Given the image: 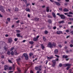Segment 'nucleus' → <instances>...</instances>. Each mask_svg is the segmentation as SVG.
Instances as JSON below:
<instances>
[{"instance_id": "9", "label": "nucleus", "mask_w": 73, "mask_h": 73, "mask_svg": "<svg viewBox=\"0 0 73 73\" xmlns=\"http://www.w3.org/2000/svg\"><path fill=\"white\" fill-rule=\"evenodd\" d=\"M63 58H68V56L67 55H63L62 56Z\"/></svg>"}, {"instance_id": "59", "label": "nucleus", "mask_w": 73, "mask_h": 73, "mask_svg": "<svg viewBox=\"0 0 73 73\" xmlns=\"http://www.w3.org/2000/svg\"><path fill=\"white\" fill-rule=\"evenodd\" d=\"M56 29V27H53V29Z\"/></svg>"}, {"instance_id": "56", "label": "nucleus", "mask_w": 73, "mask_h": 73, "mask_svg": "<svg viewBox=\"0 0 73 73\" xmlns=\"http://www.w3.org/2000/svg\"><path fill=\"white\" fill-rule=\"evenodd\" d=\"M55 56L56 57H57V58H58V57H59V56H58V55H55Z\"/></svg>"}, {"instance_id": "63", "label": "nucleus", "mask_w": 73, "mask_h": 73, "mask_svg": "<svg viewBox=\"0 0 73 73\" xmlns=\"http://www.w3.org/2000/svg\"><path fill=\"white\" fill-rule=\"evenodd\" d=\"M30 73H33V72L31 70V71H30Z\"/></svg>"}, {"instance_id": "49", "label": "nucleus", "mask_w": 73, "mask_h": 73, "mask_svg": "<svg viewBox=\"0 0 73 73\" xmlns=\"http://www.w3.org/2000/svg\"><path fill=\"white\" fill-rule=\"evenodd\" d=\"M16 32H18V33H20V30H16Z\"/></svg>"}, {"instance_id": "31", "label": "nucleus", "mask_w": 73, "mask_h": 73, "mask_svg": "<svg viewBox=\"0 0 73 73\" xmlns=\"http://www.w3.org/2000/svg\"><path fill=\"white\" fill-rule=\"evenodd\" d=\"M1 58H4V55H2L1 56Z\"/></svg>"}, {"instance_id": "10", "label": "nucleus", "mask_w": 73, "mask_h": 73, "mask_svg": "<svg viewBox=\"0 0 73 73\" xmlns=\"http://www.w3.org/2000/svg\"><path fill=\"white\" fill-rule=\"evenodd\" d=\"M41 47L43 50H44V49L45 48V47H44V46L43 45V44H41Z\"/></svg>"}, {"instance_id": "18", "label": "nucleus", "mask_w": 73, "mask_h": 73, "mask_svg": "<svg viewBox=\"0 0 73 73\" xmlns=\"http://www.w3.org/2000/svg\"><path fill=\"white\" fill-rule=\"evenodd\" d=\"M39 20V18H35L34 19V20L35 21H38Z\"/></svg>"}, {"instance_id": "21", "label": "nucleus", "mask_w": 73, "mask_h": 73, "mask_svg": "<svg viewBox=\"0 0 73 73\" xmlns=\"http://www.w3.org/2000/svg\"><path fill=\"white\" fill-rule=\"evenodd\" d=\"M20 34H17V37H20Z\"/></svg>"}, {"instance_id": "39", "label": "nucleus", "mask_w": 73, "mask_h": 73, "mask_svg": "<svg viewBox=\"0 0 73 73\" xmlns=\"http://www.w3.org/2000/svg\"><path fill=\"white\" fill-rule=\"evenodd\" d=\"M72 71V70L71 69H70L69 70V73H71V72Z\"/></svg>"}, {"instance_id": "36", "label": "nucleus", "mask_w": 73, "mask_h": 73, "mask_svg": "<svg viewBox=\"0 0 73 73\" xmlns=\"http://www.w3.org/2000/svg\"><path fill=\"white\" fill-rule=\"evenodd\" d=\"M35 69H36V70H39L38 67H35Z\"/></svg>"}, {"instance_id": "38", "label": "nucleus", "mask_w": 73, "mask_h": 73, "mask_svg": "<svg viewBox=\"0 0 73 73\" xmlns=\"http://www.w3.org/2000/svg\"><path fill=\"white\" fill-rule=\"evenodd\" d=\"M17 69H18V71L19 72H21V70H20V68H17Z\"/></svg>"}, {"instance_id": "53", "label": "nucleus", "mask_w": 73, "mask_h": 73, "mask_svg": "<svg viewBox=\"0 0 73 73\" xmlns=\"http://www.w3.org/2000/svg\"><path fill=\"white\" fill-rule=\"evenodd\" d=\"M7 20L8 21H10V18H7Z\"/></svg>"}, {"instance_id": "22", "label": "nucleus", "mask_w": 73, "mask_h": 73, "mask_svg": "<svg viewBox=\"0 0 73 73\" xmlns=\"http://www.w3.org/2000/svg\"><path fill=\"white\" fill-rule=\"evenodd\" d=\"M46 11L47 12H49V7H47L46 9Z\"/></svg>"}, {"instance_id": "29", "label": "nucleus", "mask_w": 73, "mask_h": 73, "mask_svg": "<svg viewBox=\"0 0 73 73\" xmlns=\"http://www.w3.org/2000/svg\"><path fill=\"white\" fill-rule=\"evenodd\" d=\"M25 57V60H28V56H26Z\"/></svg>"}, {"instance_id": "57", "label": "nucleus", "mask_w": 73, "mask_h": 73, "mask_svg": "<svg viewBox=\"0 0 73 73\" xmlns=\"http://www.w3.org/2000/svg\"><path fill=\"white\" fill-rule=\"evenodd\" d=\"M71 43H72V44H73V40H71Z\"/></svg>"}, {"instance_id": "44", "label": "nucleus", "mask_w": 73, "mask_h": 73, "mask_svg": "<svg viewBox=\"0 0 73 73\" xmlns=\"http://www.w3.org/2000/svg\"><path fill=\"white\" fill-rule=\"evenodd\" d=\"M18 39H17V38H15L14 39V40L15 41H17V40Z\"/></svg>"}, {"instance_id": "3", "label": "nucleus", "mask_w": 73, "mask_h": 73, "mask_svg": "<svg viewBox=\"0 0 73 73\" xmlns=\"http://www.w3.org/2000/svg\"><path fill=\"white\" fill-rule=\"evenodd\" d=\"M8 42L9 43H11L12 42V38H9L8 39Z\"/></svg>"}, {"instance_id": "58", "label": "nucleus", "mask_w": 73, "mask_h": 73, "mask_svg": "<svg viewBox=\"0 0 73 73\" xmlns=\"http://www.w3.org/2000/svg\"><path fill=\"white\" fill-rule=\"evenodd\" d=\"M70 47H73V45H72V44H70Z\"/></svg>"}, {"instance_id": "52", "label": "nucleus", "mask_w": 73, "mask_h": 73, "mask_svg": "<svg viewBox=\"0 0 73 73\" xmlns=\"http://www.w3.org/2000/svg\"><path fill=\"white\" fill-rule=\"evenodd\" d=\"M59 66H60V67H61V66H62V64H59Z\"/></svg>"}, {"instance_id": "42", "label": "nucleus", "mask_w": 73, "mask_h": 73, "mask_svg": "<svg viewBox=\"0 0 73 73\" xmlns=\"http://www.w3.org/2000/svg\"><path fill=\"white\" fill-rule=\"evenodd\" d=\"M44 33L45 34H47V33H48V31H45L44 32Z\"/></svg>"}, {"instance_id": "54", "label": "nucleus", "mask_w": 73, "mask_h": 73, "mask_svg": "<svg viewBox=\"0 0 73 73\" xmlns=\"http://www.w3.org/2000/svg\"><path fill=\"white\" fill-rule=\"evenodd\" d=\"M66 53H70L69 51H68V50H66Z\"/></svg>"}, {"instance_id": "4", "label": "nucleus", "mask_w": 73, "mask_h": 73, "mask_svg": "<svg viewBox=\"0 0 73 73\" xmlns=\"http://www.w3.org/2000/svg\"><path fill=\"white\" fill-rule=\"evenodd\" d=\"M60 17L61 19H65V16L62 15H60Z\"/></svg>"}, {"instance_id": "8", "label": "nucleus", "mask_w": 73, "mask_h": 73, "mask_svg": "<svg viewBox=\"0 0 73 73\" xmlns=\"http://www.w3.org/2000/svg\"><path fill=\"white\" fill-rule=\"evenodd\" d=\"M52 61L53 63V66H55V64H56V61L54 60H52Z\"/></svg>"}, {"instance_id": "55", "label": "nucleus", "mask_w": 73, "mask_h": 73, "mask_svg": "<svg viewBox=\"0 0 73 73\" xmlns=\"http://www.w3.org/2000/svg\"><path fill=\"white\" fill-rule=\"evenodd\" d=\"M23 1L25 2V3H27V0H23Z\"/></svg>"}, {"instance_id": "30", "label": "nucleus", "mask_w": 73, "mask_h": 73, "mask_svg": "<svg viewBox=\"0 0 73 73\" xmlns=\"http://www.w3.org/2000/svg\"><path fill=\"white\" fill-rule=\"evenodd\" d=\"M65 65H66L65 67H66V66H70V65L67 64H65Z\"/></svg>"}, {"instance_id": "60", "label": "nucleus", "mask_w": 73, "mask_h": 73, "mask_svg": "<svg viewBox=\"0 0 73 73\" xmlns=\"http://www.w3.org/2000/svg\"><path fill=\"white\" fill-rule=\"evenodd\" d=\"M58 46L59 47H60V48H61V47H62V46H61V45L59 44L58 45Z\"/></svg>"}, {"instance_id": "16", "label": "nucleus", "mask_w": 73, "mask_h": 73, "mask_svg": "<svg viewBox=\"0 0 73 73\" xmlns=\"http://www.w3.org/2000/svg\"><path fill=\"white\" fill-rule=\"evenodd\" d=\"M26 11H28V12H30L31 10L29 9L28 8H27L26 9Z\"/></svg>"}, {"instance_id": "50", "label": "nucleus", "mask_w": 73, "mask_h": 73, "mask_svg": "<svg viewBox=\"0 0 73 73\" xmlns=\"http://www.w3.org/2000/svg\"><path fill=\"white\" fill-rule=\"evenodd\" d=\"M70 20H71V21H73V19L72 18H70L69 19Z\"/></svg>"}, {"instance_id": "37", "label": "nucleus", "mask_w": 73, "mask_h": 73, "mask_svg": "<svg viewBox=\"0 0 73 73\" xmlns=\"http://www.w3.org/2000/svg\"><path fill=\"white\" fill-rule=\"evenodd\" d=\"M13 54H14L13 51H12L11 52V54L12 55H13Z\"/></svg>"}, {"instance_id": "26", "label": "nucleus", "mask_w": 73, "mask_h": 73, "mask_svg": "<svg viewBox=\"0 0 73 73\" xmlns=\"http://www.w3.org/2000/svg\"><path fill=\"white\" fill-rule=\"evenodd\" d=\"M34 42H33L31 41H30L29 42V44H33Z\"/></svg>"}, {"instance_id": "51", "label": "nucleus", "mask_w": 73, "mask_h": 73, "mask_svg": "<svg viewBox=\"0 0 73 73\" xmlns=\"http://www.w3.org/2000/svg\"><path fill=\"white\" fill-rule=\"evenodd\" d=\"M64 49L66 50H67V49H67V47H66V46H65V47H64Z\"/></svg>"}, {"instance_id": "61", "label": "nucleus", "mask_w": 73, "mask_h": 73, "mask_svg": "<svg viewBox=\"0 0 73 73\" xmlns=\"http://www.w3.org/2000/svg\"><path fill=\"white\" fill-rule=\"evenodd\" d=\"M66 32H69V30H66Z\"/></svg>"}, {"instance_id": "48", "label": "nucleus", "mask_w": 73, "mask_h": 73, "mask_svg": "<svg viewBox=\"0 0 73 73\" xmlns=\"http://www.w3.org/2000/svg\"><path fill=\"white\" fill-rule=\"evenodd\" d=\"M59 10H60V11H62V8H59Z\"/></svg>"}, {"instance_id": "24", "label": "nucleus", "mask_w": 73, "mask_h": 73, "mask_svg": "<svg viewBox=\"0 0 73 73\" xmlns=\"http://www.w3.org/2000/svg\"><path fill=\"white\" fill-rule=\"evenodd\" d=\"M8 62H9L10 63H12V62L11 60L9 59H8Z\"/></svg>"}, {"instance_id": "15", "label": "nucleus", "mask_w": 73, "mask_h": 73, "mask_svg": "<svg viewBox=\"0 0 73 73\" xmlns=\"http://www.w3.org/2000/svg\"><path fill=\"white\" fill-rule=\"evenodd\" d=\"M59 24H63V23H64V21H62L59 22Z\"/></svg>"}, {"instance_id": "7", "label": "nucleus", "mask_w": 73, "mask_h": 73, "mask_svg": "<svg viewBox=\"0 0 73 73\" xmlns=\"http://www.w3.org/2000/svg\"><path fill=\"white\" fill-rule=\"evenodd\" d=\"M14 54H15V55H16V56L18 55V54H19V53L17 52V51H16V50H15L14 51Z\"/></svg>"}, {"instance_id": "11", "label": "nucleus", "mask_w": 73, "mask_h": 73, "mask_svg": "<svg viewBox=\"0 0 73 73\" xmlns=\"http://www.w3.org/2000/svg\"><path fill=\"white\" fill-rule=\"evenodd\" d=\"M63 11L64 12H68V11H69V10L65 8L63 9Z\"/></svg>"}, {"instance_id": "34", "label": "nucleus", "mask_w": 73, "mask_h": 73, "mask_svg": "<svg viewBox=\"0 0 73 73\" xmlns=\"http://www.w3.org/2000/svg\"><path fill=\"white\" fill-rule=\"evenodd\" d=\"M21 61V60H20V58H19V59H18L17 60V62H20V61Z\"/></svg>"}, {"instance_id": "35", "label": "nucleus", "mask_w": 73, "mask_h": 73, "mask_svg": "<svg viewBox=\"0 0 73 73\" xmlns=\"http://www.w3.org/2000/svg\"><path fill=\"white\" fill-rule=\"evenodd\" d=\"M69 68H70V66H68L66 68L67 70H69Z\"/></svg>"}, {"instance_id": "2", "label": "nucleus", "mask_w": 73, "mask_h": 73, "mask_svg": "<svg viewBox=\"0 0 73 73\" xmlns=\"http://www.w3.org/2000/svg\"><path fill=\"white\" fill-rule=\"evenodd\" d=\"M56 33L58 35H60V34H62V32L61 31H58L56 32Z\"/></svg>"}, {"instance_id": "46", "label": "nucleus", "mask_w": 73, "mask_h": 73, "mask_svg": "<svg viewBox=\"0 0 73 73\" xmlns=\"http://www.w3.org/2000/svg\"><path fill=\"white\" fill-rule=\"evenodd\" d=\"M69 13V14H70L71 15H73V13H72V12H70Z\"/></svg>"}, {"instance_id": "23", "label": "nucleus", "mask_w": 73, "mask_h": 73, "mask_svg": "<svg viewBox=\"0 0 73 73\" xmlns=\"http://www.w3.org/2000/svg\"><path fill=\"white\" fill-rule=\"evenodd\" d=\"M15 11H16V12H17V11H19V9L17 8H16L15 9Z\"/></svg>"}, {"instance_id": "62", "label": "nucleus", "mask_w": 73, "mask_h": 73, "mask_svg": "<svg viewBox=\"0 0 73 73\" xmlns=\"http://www.w3.org/2000/svg\"><path fill=\"white\" fill-rule=\"evenodd\" d=\"M27 16H28V17H30V15L28 14L27 15Z\"/></svg>"}, {"instance_id": "40", "label": "nucleus", "mask_w": 73, "mask_h": 73, "mask_svg": "<svg viewBox=\"0 0 73 73\" xmlns=\"http://www.w3.org/2000/svg\"><path fill=\"white\" fill-rule=\"evenodd\" d=\"M29 55H30V56H32V55H33V54L32 53H30L29 54Z\"/></svg>"}, {"instance_id": "27", "label": "nucleus", "mask_w": 73, "mask_h": 73, "mask_svg": "<svg viewBox=\"0 0 73 73\" xmlns=\"http://www.w3.org/2000/svg\"><path fill=\"white\" fill-rule=\"evenodd\" d=\"M52 46H56V43H53L52 44Z\"/></svg>"}, {"instance_id": "6", "label": "nucleus", "mask_w": 73, "mask_h": 73, "mask_svg": "<svg viewBox=\"0 0 73 73\" xmlns=\"http://www.w3.org/2000/svg\"><path fill=\"white\" fill-rule=\"evenodd\" d=\"M4 67V70H6L7 69H8L9 67L8 66V65H5V66Z\"/></svg>"}, {"instance_id": "33", "label": "nucleus", "mask_w": 73, "mask_h": 73, "mask_svg": "<svg viewBox=\"0 0 73 73\" xmlns=\"http://www.w3.org/2000/svg\"><path fill=\"white\" fill-rule=\"evenodd\" d=\"M13 49H14V47H12L11 48L10 50L11 51H12V50H13Z\"/></svg>"}, {"instance_id": "14", "label": "nucleus", "mask_w": 73, "mask_h": 73, "mask_svg": "<svg viewBox=\"0 0 73 73\" xmlns=\"http://www.w3.org/2000/svg\"><path fill=\"white\" fill-rule=\"evenodd\" d=\"M54 3L56 4V5H58V6H59L60 5V4L58 2H54Z\"/></svg>"}, {"instance_id": "1", "label": "nucleus", "mask_w": 73, "mask_h": 73, "mask_svg": "<svg viewBox=\"0 0 73 73\" xmlns=\"http://www.w3.org/2000/svg\"><path fill=\"white\" fill-rule=\"evenodd\" d=\"M0 10H1V11H2V12L4 13V12H5L4 8H3V7L1 6H0Z\"/></svg>"}, {"instance_id": "17", "label": "nucleus", "mask_w": 73, "mask_h": 73, "mask_svg": "<svg viewBox=\"0 0 73 73\" xmlns=\"http://www.w3.org/2000/svg\"><path fill=\"white\" fill-rule=\"evenodd\" d=\"M42 66H40L39 67H38V69L39 70H41Z\"/></svg>"}, {"instance_id": "41", "label": "nucleus", "mask_w": 73, "mask_h": 73, "mask_svg": "<svg viewBox=\"0 0 73 73\" xmlns=\"http://www.w3.org/2000/svg\"><path fill=\"white\" fill-rule=\"evenodd\" d=\"M48 22L49 23H52V21H51V20L50 19H49L48 20Z\"/></svg>"}, {"instance_id": "5", "label": "nucleus", "mask_w": 73, "mask_h": 73, "mask_svg": "<svg viewBox=\"0 0 73 73\" xmlns=\"http://www.w3.org/2000/svg\"><path fill=\"white\" fill-rule=\"evenodd\" d=\"M48 47H50V48H52L53 46V45L52 44H51V43L49 42L48 44Z\"/></svg>"}, {"instance_id": "64", "label": "nucleus", "mask_w": 73, "mask_h": 73, "mask_svg": "<svg viewBox=\"0 0 73 73\" xmlns=\"http://www.w3.org/2000/svg\"><path fill=\"white\" fill-rule=\"evenodd\" d=\"M71 33L72 34V35H73V31H72L71 32Z\"/></svg>"}, {"instance_id": "43", "label": "nucleus", "mask_w": 73, "mask_h": 73, "mask_svg": "<svg viewBox=\"0 0 73 73\" xmlns=\"http://www.w3.org/2000/svg\"><path fill=\"white\" fill-rule=\"evenodd\" d=\"M12 67H10L9 68H8V69L9 70H11V69H12Z\"/></svg>"}, {"instance_id": "28", "label": "nucleus", "mask_w": 73, "mask_h": 73, "mask_svg": "<svg viewBox=\"0 0 73 73\" xmlns=\"http://www.w3.org/2000/svg\"><path fill=\"white\" fill-rule=\"evenodd\" d=\"M43 39L44 40V41H46V38H45V37L43 36Z\"/></svg>"}, {"instance_id": "12", "label": "nucleus", "mask_w": 73, "mask_h": 73, "mask_svg": "<svg viewBox=\"0 0 73 73\" xmlns=\"http://www.w3.org/2000/svg\"><path fill=\"white\" fill-rule=\"evenodd\" d=\"M52 58H53V56H50L49 57H47V59L48 60H51Z\"/></svg>"}, {"instance_id": "47", "label": "nucleus", "mask_w": 73, "mask_h": 73, "mask_svg": "<svg viewBox=\"0 0 73 73\" xmlns=\"http://www.w3.org/2000/svg\"><path fill=\"white\" fill-rule=\"evenodd\" d=\"M6 11H7L8 12H9L10 11H11V10L9 9H8L7 10H6Z\"/></svg>"}, {"instance_id": "25", "label": "nucleus", "mask_w": 73, "mask_h": 73, "mask_svg": "<svg viewBox=\"0 0 73 73\" xmlns=\"http://www.w3.org/2000/svg\"><path fill=\"white\" fill-rule=\"evenodd\" d=\"M52 15L54 17H56V15H55V14L54 13H52Z\"/></svg>"}, {"instance_id": "20", "label": "nucleus", "mask_w": 73, "mask_h": 73, "mask_svg": "<svg viewBox=\"0 0 73 73\" xmlns=\"http://www.w3.org/2000/svg\"><path fill=\"white\" fill-rule=\"evenodd\" d=\"M23 55L25 57H26L27 56H28V55L26 53L23 54Z\"/></svg>"}, {"instance_id": "13", "label": "nucleus", "mask_w": 73, "mask_h": 73, "mask_svg": "<svg viewBox=\"0 0 73 73\" xmlns=\"http://www.w3.org/2000/svg\"><path fill=\"white\" fill-rule=\"evenodd\" d=\"M55 54H57L58 53V50L56 49L54 51Z\"/></svg>"}, {"instance_id": "32", "label": "nucleus", "mask_w": 73, "mask_h": 73, "mask_svg": "<svg viewBox=\"0 0 73 73\" xmlns=\"http://www.w3.org/2000/svg\"><path fill=\"white\" fill-rule=\"evenodd\" d=\"M7 54H8L9 55H10L11 53H10V52L9 51H8L7 53Z\"/></svg>"}, {"instance_id": "19", "label": "nucleus", "mask_w": 73, "mask_h": 73, "mask_svg": "<svg viewBox=\"0 0 73 73\" xmlns=\"http://www.w3.org/2000/svg\"><path fill=\"white\" fill-rule=\"evenodd\" d=\"M33 40L34 41H37V38H33Z\"/></svg>"}, {"instance_id": "45", "label": "nucleus", "mask_w": 73, "mask_h": 73, "mask_svg": "<svg viewBox=\"0 0 73 73\" xmlns=\"http://www.w3.org/2000/svg\"><path fill=\"white\" fill-rule=\"evenodd\" d=\"M48 18H52V17L50 15H48Z\"/></svg>"}]
</instances>
